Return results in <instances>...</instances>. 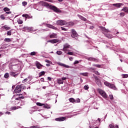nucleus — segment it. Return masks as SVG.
<instances>
[{
    "label": "nucleus",
    "mask_w": 128,
    "mask_h": 128,
    "mask_svg": "<svg viewBox=\"0 0 128 128\" xmlns=\"http://www.w3.org/2000/svg\"><path fill=\"white\" fill-rule=\"evenodd\" d=\"M36 105L38 106H44V104H42L40 102H37L36 103Z\"/></svg>",
    "instance_id": "37"
},
{
    "label": "nucleus",
    "mask_w": 128,
    "mask_h": 128,
    "mask_svg": "<svg viewBox=\"0 0 128 128\" xmlns=\"http://www.w3.org/2000/svg\"><path fill=\"white\" fill-rule=\"evenodd\" d=\"M68 48H71L70 45L68 44H64V48H63V51L64 52H66V50H68V52H70V50H68Z\"/></svg>",
    "instance_id": "7"
},
{
    "label": "nucleus",
    "mask_w": 128,
    "mask_h": 128,
    "mask_svg": "<svg viewBox=\"0 0 128 128\" xmlns=\"http://www.w3.org/2000/svg\"><path fill=\"white\" fill-rule=\"evenodd\" d=\"M122 10H123L124 12H126L127 14H128V8L127 6L124 8H122Z\"/></svg>",
    "instance_id": "21"
},
{
    "label": "nucleus",
    "mask_w": 128,
    "mask_h": 128,
    "mask_svg": "<svg viewBox=\"0 0 128 128\" xmlns=\"http://www.w3.org/2000/svg\"><path fill=\"white\" fill-rule=\"evenodd\" d=\"M88 60H91L92 62H98V59L96 58H94L90 57L88 58Z\"/></svg>",
    "instance_id": "17"
},
{
    "label": "nucleus",
    "mask_w": 128,
    "mask_h": 128,
    "mask_svg": "<svg viewBox=\"0 0 128 128\" xmlns=\"http://www.w3.org/2000/svg\"><path fill=\"white\" fill-rule=\"evenodd\" d=\"M8 76H9L8 73H6L4 75V78H8Z\"/></svg>",
    "instance_id": "35"
},
{
    "label": "nucleus",
    "mask_w": 128,
    "mask_h": 128,
    "mask_svg": "<svg viewBox=\"0 0 128 128\" xmlns=\"http://www.w3.org/2000/svg\"><path fill=\"white\" fill-rule=\"evenodd\" d=\"M43 106L44 108H50V106L48 104H44Z\"/></svg>",
    "instance_id": "26"
},
{
    "label": "nucleus",
    "mask_w": 128,
    "mask_h": 128,
    "mask_svg": "<svg viewBox=\"0 0 128 128\" xmlns=\"http://www.w3.org/2000/svg\"><path fill=\"white\" fill-rule=\"evenodd\" d=\"M123 78H128V74H124V75H123Z\"/></svg>",
    "instance_id": "50"
},
{
    "label": "nucleus",
    "mask_w": 128,
    "mask_h": 128,
    "mask_svg": "<svg viewBox=\"0 0 128 128\" xmlns=\"http://www.w3.org/2000/svg\"><path fill=\"white\" fill-rule=\"evenodd\" d=\"M61 80H62V81L66 80V77H62Z\"/></svg>",
    "instance_id": "59"
},
{
    "label": "nucleus",
    "mask_w": 128,
    "mask_h": 128,
    "mask_svg": "<svg viewBox=\"0 0 128 128\" xmlns=\"http://www.w3.org/2000/svg\"><path fill=\"white\" fill-rule=\"evenodd\" d=\"M22 92V86H17L14 90V92L15 94H20Z\"/></svg>",
    "instance_id": "5"
},
{
    "label": "nucleus",
    "mask_w": 128,
    "mask_h": 128,
    "mask_svg": "<svg viewBox=\"0 0 128 128\" xmlns=\"http://www.w3.org/2000/svg\"><path fill=\"white\" fill-rule=\"evenodd\" d=\"M45 2H54V0H44Z\"/></svg>",
    "instance_id": "53"
},
{
    "label": "nucleus",
    "mask_w": 128,
    "mask_h": 128,
    "mask_svg": "<svg viewBox=\"0 0 128 128\" xmlns=\"http://www.w3.org/2000/svg\"><path fill=\"white\" fill-rule=\"evenodd\" d=\"M105 36L106 38H112V35L108 34H105Z\"/></svg>",
    "instance_id": "22"
},
{
    "label": "nucleus",
    "mask_w": 128,
    "mask_h": 128,
    "mask_svg": "<svg viewBox=\"0 0 128 128\" xmlns=\"http://www.w3.org/2000/svg\"><path fill=\"white\" fill-rule=\"evenodd\" d=\"M71 36L74 38H78V34L76 32V31L74 30V29L72 30Z\"/></svg>",
    "instance_id": "3"
},
{
    "label": "nucleus",
    "mask_w": 128,
    "mask_h": 128,
    "mask_svg": "<svg viewBox=\"0 0 128 128\" xmlns=\"http://www.w3.org/2000/svg\"><path fill=\"white\" fill-rule=\"evenodd\" d=\"M56 22L58 26H65L66 24H68V22L64 20H58Z\"/></svg>",
    "instance_id": "2"
},
{
    "label": "nucleus",
    "mask_w": 128,
    "mask_h": 128,
    "mask_svg": "<svg viewBox=\"0 0 128 128\" xmlns=\"http://www.w3.org/2000/svg\"><path fill=\"white\" fill-rule=\"evenodd\" d=\"M26 82H28V78H25L22 80V82L24 83Z\"/></svg>",
    "instance_id": "57"
},
{
    "label": "nucleus",
    "mask_w": 128,
    "mask_h": 128,
    "mask_svg": "<svg viewBox=\"0 0 128 128\" xmlns=\"http://www.w3.org/2000/svg\"><path fill=\"white\" fill-rule=\"evenodd\" d=\"M0 18H2V20H4V18H6L4 17V16L1 15L0 16Z\"/></svg>",
    "instance_id": "54"
},
{
    "label": "nucleus",
    "mask_w": 128,
    "mask_h": 128,
    "mask_svg": "<svg viewBox=\"0 0 128 128\" xmlns=\"http://www.w3.org/2000/svg\"><path fill=\"white\" fill-rule=\"evenodd\" d=\"M80 62L78 61V60H76L74 62V64H79Z\"/></svg>",
    "instance_id": "58"
},
{
    "label": "nucleus",
    "mask_w": 128,
    "mask_h": 128,
    "mask_svg": "<svg viewBox=\"0 0 128 128\" xmlns=\"http://www.w3.org/2000/svg\"><path fill=\"white\" fill-rule=\"evenodd\" d=\"M99 94H100L104 98H107L108 96L106 95V94L102 90H99Z\"/></svg>",
    "instance_id": "6"
},
{
    "label": "nucleus",
    "mask_w": 128,
    "mask_h": 128,
    "mask_svg": "<svg viewBox=\"0 0 128 128\" xmlns=\"http://www.w3.org/2000/svg\"><path fill=\"white\" fill-rule=\"evenodd\" d=\"M104 84H105V86H108L110 88V83L106 81L104 82Z\"/></svg>",
    "instance_id": "29"
},
{
    "label": "nucleus",
    "mask_w": 128,
    "mask_h": 128,
    "mask_svg": "<svg viewBox=\"0 0 128 128\" xmlns=\"http://www.w3.org/2000/svg\"><path fill=\"white\" fill-rule=\"evenodd\" d=\"M44 74H46V72L44 71H42L39 73V77L42 76H44Z\"/></svg>",
    "instance_id": "27"
},
{
    "label": "nucleus",
    "mask_w": 128,
    "mask_h": 128,
    "mask_svg": "<svg viewBox=\"0 0 128 128\" xmlns=\"http://www.w3.org/2000/svg\"><path fill=\"white\" fill-rule=\"evenodd\" d=\"M78 18H80V20H84V22H86V20H87L86 18L82 16L80 14H78Z\"/></svg>",
    "instance_id": "16"
},
{
    "label": "nucleus",
    "mask_w": 128,
    "mask_h": 128,
    "mask_svg": "<svg viewBox=\"0 0 128 128\" xmlns=\"http://www.w3.org/2000/svg\"><path fill=\"white\" fill-rule=\"evenodd\" d=\"M12 30H11L7 32V36H12Z\"/></svg>",
    "instance_id": "33"
},
{
    "label": "nucleus",
    "mask_w": 128,
    "mask_h": 128,
    "mask_svg": "<svg viewBox=\"0 0 128 128\" xmlns=\"http://www.w3.org/2000/svg\"><path fill=\"white\" fill-rule=\"evenodd\" d=\"M32 18V16H30L27 14V18Z\"/></svg>",
    "instance_id": "48"
},
{
    "label": "nucleus",
    "mask_w": 128,
    "mask_h": 128,
    "mask_svg": "<svg viewBox=\"0 0 128 128\" xmlns=\"http://www.w3.org/2000/svg\"><path fill=\"white\" fill-rule=\"evenodd\" d=\"M109 128H118V126H114L112 124H109Z\"/></svg>",
    "instance_id": "23"
},
{
    "label": "nucleus",
    "mask_w": 128,
    "mask_h": 128,
    "mask_svg": "<svg viewBox=\"0 0 128 128\" xmlns=\"http://www.w3.org/2000/svg\"><path fill=\"white\" fill-rule=\"evenodd\" d=\"M24 96H20L19 97V99L20 100H24Z\"/></svg>",
    "instance_id": "60"
},
{
    "label": "nucleus",
    "mask_w": 128,
    "mask_h": 128,
    "mask_svg": "<svg viewBox=\"0 0 128 128\" xmlns=\"http://www.w3.org/2000/svg\"><path fill=\"white\" fill-rule=\"evenodd\" d=\"M93 66H96V68H100V65L94 64H93Z\"/></svg>",
    "instance_id": "42"
},
{
    "label": "nucleus",
    "mask_w": 128,
    "mask_h": 128,
    "mask_svg": "<svg viewBox=\"0 0 128 128\" xmlns=\"http://www.w3.org/2000/svg\"><path fill=\"white\" fill-rule=\"evenodd\" d=\"M6 114H10V112H6Z\"/></svg>",
    "instance_id": "62"
},
{
    "label": "nucleus",
    "mask_w": 128,
    "mask_h": 128,
    "mask_svg": "<svg viewBox=\"0 0 128 128\" xmlns=\"http://www.w3.org/2000/svg\"><path fill=\"white\" fill-rule=\"evenodd\" d=\"M109 88H112V90H118V88H116V86L114 84H110Z\"/></svg>",
    "instance_id": "13"
},
{
    "label": "nucleus",
    "mask_w": 128,
    "mask_h": 128,
    "mask_svg": "<svg viewBox=\"0 0 128 128\" xmlns=\"http://www.w3.org/2000/svg\"><path fill=\"white\" fill-rule=\"evenodd\" d=\"M45 62H48V64H52V62L50 60H46Z\"/></svg>",
    "instance_id": "49"
},
{
    "label": "nucleus",
    "mask_w": 128,
    "mask_h": 128,
    "mask_svg": "<svg viewBox=\"0 0 128 128\" xmlns=\"http://www.w3.org/2000/svg\"><path fill=\"white\" fill-rule=\"evenodd\" d=\"M40 4L42 6H45V8H50V5L46 2H44V1H42L40 2Z\"/></svg>",
    "instance_id": "8"
},
{
    "label": "nucleus",
    "mask_w": 128,
    "mask_h": 128,
    "mask_svg": "<svg viewBox=\"0 0 128 128\" xmlns=\"http://www.w3.org/2000/svg\"><path fill=\"white\" fill-rule=\"evenodd\" d=\"M68 26H74V22H69L68 23Z\"/></svg>",
    "instance_id": "25"
},
{
    "label": "nucleus",
    "mask_w": 128,
    "mask_h": 128,
    "mask_svg": "<svg viewBox=\"0 0 128 128\" xmlns=\"http://www.w3.org/2000/svg\"><path fill=\"white\" fill-rule=\"evenodd\" d=\"M60 66H64V68H68V66L64 64H61Z\"/></svg>",
    "instance_id": "39"
},
{
    "label": "nucleus",
    "mask_w": 128,
    "mask_h": 128,
    "mask_svg": "<svg viewBox=\"0 0 128 128\" xmlns=\"http://www.w3.org/2000/svg\"><path fill=\"white\" fill-rule=\"evenodd\" d=\"M56 54H58V56H60L61 54H62V51H57L56 52Z\"/></svg>",
    "instance_id": "36"
},
{
    "label": "nucleus",
    "mask_w": 128,
    "mask_h": 128,
    "mask_svg": "<svg viewBox=\"0 0 128 128\" xmlns=\"http://www.w3.org/2000/svg\"><path fill=\"white\" fill-rule=\"evenodd\" d=\"M109 96L110 98V100H114V96H112V94H110Z\"/></svg>",
    "instance_id": "44"
},
{
    "label": "nucleus",
    "mask_w": 128,
    "mask_h": 128,
    "mask_svg": "<svg viewBox=\"0 0 128 128\" xmlns=\"http://www.w3.org/2000/svg\"><path fill=\"white\" fill-rule=\"evenodd\" d=\"M100 28H101L103 32H108V30L106 29V28L101 26Z\"/></svg>",
    "instance_id": "31"
},
{
    "label": "nucleus",
    "mask_w": 128,
    "mask_h": 128,
    "mask_svg": "<svg viewBox=\"0 0 128 128\" xmlns=\"http://www.w3.org/2000/svg\"><path fill=\"white\" fill-rule=\"evenodd\" d=\"M93 76L94 78L95 82L96 84L100 88H102V81H100V80L98 77L94 74H93Z\"/></svg>",
    "instance_id": "1"
},
{
    "label": "nucleus",
    "mask_w": 128,
    "mask_h": 128,
    "mask_svg": "<svg viewBox=\"0 0 128 128\" xmlns=\"http://www.w3.org/2000/svg\"><path fill=\"white\" fill-rule=\"evenodd\" d=\"M94 26H90V30H93V28H94Z\"/></svg>",
    "instance_id": "61"
},
{
    "label": "nucleus",
    "mask_w": 128,
    "mask_h": 128,
    "mask_svg": "<svg viewBox=\"0 0 128 128\" xmlns=\"http://www.w3.org/2000/svg\"><path fill=\"white\" fill-rule=\"evenodd\" d=\"M58 42V39H53L47 41V42H50L51 44H56V42Z\"/></svg>",
    "instance_id": "9"
},
{
    "label": "nucleus",
    "mask_w": 128,
    "mask_h": 128,
    "mask_svg": "<svg viewBox=\"0 0 128 128\" xmlns=\"http://www.w3.org/2000/svg\"><path fill=\"white\" fill-rule=\"evenodd\" d=\"M67 54H69L70 56H74V52H68Z\"/></svg>",
    "instance_id": "45"
},
{
    "label": "nucleus",
    "mask_w": 128,
    "mask_h": 128,
    "mask_svg": "<svg viewBox=\"0 0 128 128\" xmlns=\"http://www.w3.org/2000/svg\"><path fill=\"white\" fill-rule=\"evenodd\" d=\"M12 14V12H6L4 14L6 16V14Z\"/></svg>",
    "instance_id": "46"
},
{
    "label": "nucleus",
    "mask_w": 128,
    "mask_h": 128,
    "mask_svg": "<svg viewBox=\"0 0 128 128\" xmlns=\"http://www.w3.org/2000/svg\"><path fill=\"white\" fill-rule=\"evenodd\" d=\"M50 38H58V34L53 33L50 36Z\"/></svg>",
    "instance_id": "14"
},
{
    "label": "nucleus",
    "mask_w": 128,
    "mask_h": 128,
    "mask_svg": "<svg viewBox=\"0 0 128 128\" xmlns=\"http://www.w3.org/2000/svg\"><path fill=\"white\" fill-rule=\"evenodd\" d=\"M17 22L19 24H22L24 22H22V20L19 19L18 20Z\"/></svg>",
    "instance_id": "32"
},
{
    "label": "nucleus",
    "mask_w": 128,
    "mask_h": 128,
    "mask_svg": "<svg viewBox=\"0 0 128 128\" xmlns=\"http://www.w3.org/2000/svg\"><path fill=\"white\" fill-rule=\"evenodd\" d=\"M61 28H62V30H64L65 32H66V30H68V29L63 27H61Z\"/></svg>",
    "instance_id": "52"
},
{
    "label": "nucleus",
    "mask_w": 128,
    "mask_h": 128,
    "mask_svg": "<svg viewBox=\"0 0 128 128\" xmlns=\"http://www.w3.org/2000/svg\"><path fill=\"white\" fill-rule=\"evenodd\" d=\"M66 117H60L59 118H56V120L57 122H64V120H66Z\"/></svg>",
    "instance_id": "11"
},
{
    "label": "nucleus",
    "mask_w": 128,
    "mask_h": 128,
    "mask_svg": "<svg viewBox=\"0 0 128 128\" xmlns=\"http://www.w3.org/2000/svg\"><path fill=\"white\" fill-rule=\"evenodd\" d=\"M28 128H40V127L38 126H31L30 127H29Z\"/></svg>",
    "instance_id": "47"
},
{
    "label": "nucleus",
    "mask_w": 128,
    "mask_h": 128,
    "mask_svg": "<svg viewBox=\"0 0 128 128\" xmlns=\"http://www.w3.org/2000/svg\"><path fill=\"white\" fill-rule=\"evenodd\" d=\"M69 101L70 102H72L73 104H76V100H74V98H69Z\"/></svg>",
    "instance_id": "20"
},
{
    "label": "nucleus",
    "mask_w": 128,
    "mask_h": 128,
    "mask_svg": "<svg viewBox=\"0 0 128 128\" xmlns=\"http://www.w3.org/2000/svg\"><path fill=\"white\" fill-rule=\"evenodd\" d=\"M94 72L97 76H100V74L99 73L98 71H94Z\"/></svg>",
    "instance_id": "41"
},
{
    "label": "nucleus",
    "mask_w": 128,
    "mask_h": 128,
    "mask_svg": "<svg viewBox=\"0 0 128 128\" xmlns=\"http://www.w3.org/2000/svg\"><path fill=\"white\" fill-rule=\"evenodd\" d=\"M22 16H23L24 18H26L28 16V14H22Z\"/></svg>",
    "instance_id": "55"
},
{
    "label": "nucleus",
    "mask_w": 128,
    "mask_h": 128,
    "mask_svg": "<svg viewBox=\"0 0 128 128\" xmlns=\"http://www.w3.org/2000/svg\"><path fill=\"white\" fill-rule=\"evenodd\" d=\"M57 82L60 84H64V81H62V80L60 78L58 79Z\"/></svg>",
    "instance_id": "24"
},
{
    "label": "nucleus",
    "mask_w": 128,
    "mask_h": 128,
    "mask_svg": "<svg viewBox=\"0 0 128 128\" xmlns=\"http://www.w3.org/2000/svg\"><path fill=\"white\" fill-rule=\"evenodd\" d=\"M112 6H116V8H120L122 6H124V4L122 3H116L112 4Z\"/></svg>",
    "instance_id": "12"
},
{
    "label": "nucleus",
    "mask_w": 128,
    "mask_h": 128,
    "mask_svg": "<svg viewBox=\"0 0 128 128\" xmlns=\"http://www.w3.org/2000/svg\"><path fill=\"white\" fill-rule=\"evenodd\" d=\"M80 74L81 76H88V72H83V73H80Z\"/></svg>",
    "instance_id": "28"
},
{
    "label": "nucleus",
    "mask_w": 128,
    "mask_h": 128,
    "mask_svg": "<svg viewBox=\"0 0 128 128\" xmlns=\"http://www.w3.org/2000/svg\"><path fill=\"white\" fill-rule=\"evenodd\" d=\"M36 66L37 68H38V70H42V66H44L40 64V63L39 62H36Z\"/></svg>",
    "instance_id": "10"
},
{
    "label": "nucleus",
    "mask_w": 128,
    "mask_h": 128,
    "mask_svg": "<svg viewBox=\"0 0 128 128\" xmlns=\"http://www.w3.org/2000/svg\"><path fill=\"white\" fill-rule=\"evenodd\" d=\"M10 76H14V78H16V76H18V74H16V72H10Z\"/></svg>",
    "instance_id": "18"
},
{
    "label": "nucleus",
    "mask_w": 128,
    "mask_h": 128,
    "mask_svg": "<svg viewBox=\"0 0 128 128\" xmlns=\"http://www.w3.org/2000/svg\"><path fill=\"white\" fill-rule=\"evenodd\" d=\"M84 90H88L89 88L88 85H85L84 86Z\"/></svg>",
    "instance_id": "40"
},
{
    "label": "nucleus",
    "mask_w": 128,
    "mask_h": 128,
    "mask_svg": "<svg viewBox=\"0 0 128 128\" xmlns=\"http://www.w3.org/2000/svg\"><path fill=\"white\" fill-rule=\"evenodd\" d=\"M76 102H80V100L78 98H76Z\"/></svg>",
    "instance_id": "51"
},
{
    "label": "nucleus",
    "mask_w": 128,
    "mask_h": 128,
    "mask_svg": "<svg viewBox=\"0 0 128 128\" xmlns=\"http://www.w3.org/2000/svg\"><path fill=\"white\" fill-rule=\"evenodd\" d=\"M36 52H33L30 53V56H36Z\"/></svg>",
    "instance_id": "43"
},
{
    "label": "nucleus",
    "mask_w": 128,
    "mask_h": 128,
    "mask_svg": "<svg viewBox=\"0 0 128 128\" xmlns=\"http://www.w3.org/2000/svg\"><path fill=\"white\" fill-rule=\"evenodd\" d=\"M50 10H54V12H60V10L56 8V6H54L52 5H50Z\"/></svg>",
    "instance_id": "4"
},
{
    "label": "nucleus",
    "mask_w": 128,
    "mask_h": 128,
    "mask_svg": "<svg viewBox=\"0 0 128 128\" xmlns=\"http://www.w3.org/2000/svg\"><path fill=\"white\" fill-rule=\"evenodd\" d=\"M22 6H26L28 4V2H26L24 1L22 2Z\"/></svg>",
    "instance_id": "38"
},
{
    "label": "nucleus",
    "mask_w": 128,
    "mask_h": 128,
    "mask_svg": "<svg viewBox=\"0 0 128 128\" xmlns=\"http://www.w3.org/2000/svg\"><path fill=\"white\" fill-rule=\"evenodd\" d=\"M40 82H44V78H40Z\"/></svg>",
    "instance_id": "63"
},
{
    "label": "nucleus",
    "mask_w": 128,
    "mask_h": 128,
    "mask_svg": "<svg viewBox=\"0 0 128 128\" xmlns=\"http://www.w3.org/2000/svg\"><path fill=\"white\" fill-rule=\"evenodd\" d=\"M4 28L6 30H10V27H8L6 26H4Z\"/></svg>",
    "instance_id": "30"
},
{
    "label": "nucleus",
    "mask_w": 128,
    "mask_h": 128,
    "mask_svg": "<svg viewBox=\"0 0 128 128\" xmlns=\"http://www.w3.org/2000/svg\"><path fill=\"white\" fill-rule=\"evenodd\" d=\"M48 80L50 81L52 80V78L50 77H48Z\"/></svg>",
    "instance_id": "64"
},
{
    "label": "nucleus",
    "mask_w": 128,
    "mask_h": 128,
    "mask_svg": "<svg viewBox=\"0 0 128 128\" xmlns=\"http://www.w3.org/2000/svg\"><path fill=\"white\" fill-rule=\"evenodd\" d=\"M4 42H12V40L10 38H5Z\"/></svg>",
    "instance_id": "19"
},
{
    "label": "nucleus",
    "mask_w": 128,
    "mask_h": 128,
    "mask_svg": "<svg viewBox=\"0 0 128 128\" xmlns=\"http://www.w3.org/2000/svg\"><path fill=\"white\" fill-rule=\"evenodd\" d=\"M4 10L5 12H10V9L6 7L4 8Z\"/></svg>",
    "instance_id": "34"
},
{
    "label": "nucleus",
    "mask_w": 128,
    "mask_h": 128,
    "mask_svg": "<svg viewBox=\"0 0 128 128\" xmlns=\"http://www.w3.org/2000/svg\"><path fill=\"white\" fill-rule=\"evenodd\" d=\"M47 26H48V28H52V30H58V28H56V27L52 24H48Z\"/></svg>",
    "instance_id": "15"
},
{
    "label": "nucleus",
    "mask_w": 128,
    "mask_h": 128,
    "mask_svg": "<svg viewBox=\"0 0 128 128\" xmlns=\"http://www.w3.org/2000/svg\"><path fill=\"white\" fill-rule=\"evenodd\" d=\"M124 12H121V13H120V16H124Z\"/></svg>",
    "instance_id": "56"
}]
</instances>
